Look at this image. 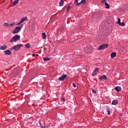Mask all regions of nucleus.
Returning a JSON list of instances; mask_svg holds the SVG:
<instances>
[{
	"label": "nucleus",
	"mask_w": 128,
	"mask_h": 128,
	"mask_svg": "<svg viewBox=\"0 0 128 128\" xmlns=\"http://www.w3.org/2000/svg\"><path fill=\"white\" fill-rule=\"evenodd\" d=\"M36 56V54H32V56Z\"/></svg>",
	"instance_id": "7c9ffc66"
},
{
	"label": "nucleus",
	"mask_w": 128,
	"mask_h": 128,
	"mask_svg": "<svg viewBox=\"0 0 128 128\" xmlns=\"http://www.w3.org/2000/svg\"><path fill=\"white\" fill-rule=\"evenodd\" d=\"M22 26H24V25L22 24H20L19 26H16L12 32V34H18V32H20V30H22Z\"/></svg>",
	"instance_id": "f257e3e1"
},
{
	"label": "nucleus",
	"mask_w": 128,
	"mask_h": 128,
	"mask_svg": "<svg viewBox=\"0 0 128 128\" xmlns=\"http://www.w3.org/2000/svg\"><path fill=\"white\" fill-rule=\"evenodd\" d=\"M120 116H122V114H120Z\"/></svg>",
	"instance_id": "f704fd0d"
},
{
	"label": "nucleus",
	"mask_w": 128,
	"mask_h": 128,
	"mask_svg": "<svg viewBox=\"0 0 128 128\" xmlns=\"http://www.w3.org/2000/svg\"><path fill=\"white\" fill-rule=\"evenodd\" d=\"M26 18H28V17L26 16L25 18H22L20 21L19 22H18L17 24H16V26H18L20 24H22V22H24L26 20Z\"/></svg>",
	"instance_id": "0eeeda50"
},
{
	"label": "nucleus",
	"mask_w": 128,
	"mask_h": 128,
	"mask_svg": "<svg viewBox=\"0 0 128 128\" xmlns=\"http://www.w3.org/2000/svg\"><path fill=\"white\" fill-rule=\"evenodd\" d=\"M86 0H82L79 3H78L77 6H80V4H84V2H86Z\"/></svg>",
	"instance_id": "2eb2a0df"
},
{
	"label": "nucleus",
	"mask_w": 128,
	"mask_h": 128,
	"mask_svg": "<svg viewBox=\"0 0 128 128\" xmlns=\"http://www.w3.org/2000/svg\"><path fill=\"white\" fill-rule=\"evenodd\" d=\"M98 68H96L93 71V72L92 74V76H96V74H98Z\"/></svg>",
	"instance_id": "6e6552de"
},
{
	"label": "nucleus",
	"mask_w": 128,
	"mask_h": 128,
	"mask_svg": "<svg viewBox=\"0 0 128 128\" xmlns=\"http://www.w3.org/2000/svg\"><path fill=\"white\" fill-rule=\"evenodd\" d=\"M70 10V6H68L67 8V12H68Z\"/></svg>",
	"instance_id": "cd10ccee"
},
{
	"label": "nucleus",
	"mask_w": 128,
	"mask_h": 128,
	"mask_svg": "<svg viewBox=\"0 0 128 128\" xmlns=\"http://www.w3.org/2000/svg\"><path fill=\"white\" fill-rule=\"evenodd\" d=\"M114 90L117 92H120L122 90V88H120V86H118L114 88Z\"/></svg>",
	"instance_id": "4468645a"
},
{
	"label": "nucleus",
	"mask_w": 128,
	"mask_h": 128,
	"mask_svg": "<svg viewBox=\"0 0 128 128\" xmlns=\"http://www.w3.org/2000/svg\"><path fill=\"white\" fill-rule=\"evenodd\" d=\"M90 52V50H88V52Z\"/></svg>",
	"instance_id": "2f4dec72"
},
{
	"label": "nucleus",
	"mask_w": 128,
	"mask_h": 128,
	"mask_svg": "<svg viewBox=\"0 0 128 128\" xmlns=\"http://www.w3.org/2000/svg\"><path fill=\"white\" fill-rule=\"evenodd\" d=\"M78 2V0H75L74 1L75 4H77V6H78V4H79Z\"/></svg>",
	"instance_id": "c85d7f7f"
},
{
	"label": "nucleus",
	"mask_w": 128,
	"mask_h": 128,
	"mask_svg": "<svg viewBox=\"0 0 128 128\" xmlns=\"http://www.w3.org/2000/svg\"><path fill=\"white\" fill-rule=\"evenodd\" d=\"M118 104V101L117 100H113L112 102V104L114 106H116V104Z\"/></svg>",
	"instance_id": "ddd939ff"
},
{
	"label": "nucleus",
	"mask_w": 128,
	"mask_h": 128,
	"mask_svg": "<svg viewBox=\"0 0 128 128\" xmlns=\"http://www.w3.org/2000/svg\"><path fill=\"white\" fill-rule=\"evenodd\" d=\"M4 26H10V24H8V23H4Z\"/></svg>",
	"instance_id": "5701e85b"
},
{
	"label": "nucleus",
	"mask_w": 128,
	"mask_h": 128,
	"mask_svg": "<svg viewBox=\"0 0 128 128\" xmlns=\"http://www.w3.org/2000/svg\"><path fill=\"white\" fill-rule=\"evenodd\" d=\"M102 4H106V0H102V2H101Z\"/></svg>",
	"instance_id": "b1692460"
},
{
	"label": "nucleus",
	"mask_w": 128,
	"mask_h": 128,
	"mask_svg": "<svg viewBox=\"0 0 128 128\" xmlns=\"http://www.w3.org/2000/svg\"><path fill=\"white\" fill-rule=\"evenodd\" d=\"M25 46L26 48H30V44L28 43L25 44Z\"/></svg>",
	"instance_id": "4be33fe9"
},
{
	"label": "nucleus",
	"mask_w": 128,
	"mask_h": 128,
	"mask_svg": "<svg viewBox=\"0 0 128 128\" xmlns=\"http://www.w3.org/2000/svg\"><path fill=\"white\" fill-rule=\"evenodd\" d=\"M92 94H96V91L94 90H92Z\"/></svg>",
	"instance_id": "a878e982"
},
{
	"label": "nucleus",
	"mask_w": 128,
	"mask_h": 128,
	"mask_svg": "<svg viewBox=\"0 0 128 128\" xmlns=\"http://www.w3.org/2000/svg\"><path fill=\"white\" fill-rule=\"evenodd\" d=\"M22 44H18L12 47V50H20L22 48Z\"/></svg>",
	"instance_id": "7ed1b4c3"
},
{
	"label": "nucleus",
	"mask_w": 128,
	"mask_h": 128,
	"mask_svg": "<svg viewBox=\"0 0 128 128\" xmlns=\"http://www.w3.org/2000/svg\"><path fill=\"white\" fill-rule=\"evenodd\" d=\"M66 76H68L67 74H64V75L62 76L60 78H59L58 80H59L62 82V80H66Z\"/></svg>",
	"instance_id": "423d86ee"
},
{
	"label": "nucleus",
	"mask_w": 128,
	"mask_h": 128,
	"mask_svg": "<svg viewBox=\"0 0 128 128\" xmlns=\"http://www.w3.org/2000/svg\"><path fill=\"white\" fill-rule=\"evenodd\" d=\"M106 111L108 112V116H110V107L108 106L106 107Z\"/></svg>",
	"instance_id": "9d476101"
},
{
	"label": "nucleus",
	"mask_w": 128,
	"mask_h": 128,
	"mask_svg": "<svg viewBox=\"0 0 128 128\" xmlns=\"http://www.w3.org/2000/svg\"><path fill=\"white\" fill-rule=\"evenodd\" d=\"M42 36L43 40H46V33H42Z\"/></svg>",
	"instance_id": "f3484780"
},
{
	"label": "nucleus",
	"mask_w": 128,
	"mask_h": 128,
	"mask_svg": "<svg viewBox=\"0 0 128 128\" xmlns=\"http://www.w3.org/2000/svg\"><path fill=\"white\" fill-rule=\"evenodd\" d=\"M64 0H60V6H62L63 4H64Z\"/></svg>",
	"instance_id": "6ab92c4d"
},
{
	"label": "nucleus",
	"mask_w": 128,
	"mask_h": 128,
	"mask_svg": "<svg viewBox=\"0 0 128 128\" xmlns=\"http://www.w3.org/2000/svg\"><path fill=\"white\" fill-rule=\"evenodd\" d=\"M104 6H106V8H110V4H108V2H105Z\"/></svg>",
	"instance_id": "aec40b11"
},
{
	"label": "nucleus",
	"mask_w": 128,
	"mask_h": 128,
	"mask_svg": "<svg viewBox=\"0 0 128 128\" xmlns=\"http://www.w3.org/2000/svg\"><path fill=\"white\" fill-rule=\"evenodd\" d=\"M108 44H104L98 46V49L100 50H106L108 48Z\"/></svg>",
	"instance_id": "20e7f679"
},
{
	"label": "nucleus",
	"mask_w": 128,
	"mask_h": 128,
	"mask_svg": "<svg viewBox=\"0 0 128 128\" xmlns=\"http://www.w3.org/2000/svg\"><path fill=\"white\" fill-rule=\"evenodd\" d=\"M14 22L9 24V26H14Z\"/></svg>",
	"instance_id": "c756f323"
},
{
	"label": "nucleus",
	"mask_w": 128,
	"mask_h": 128,
	"mask_svg": "<svg viewBox=\"0 0 128 128\" xmlns=\"http://www.w3.org/2000/svg\"><path fill=\"white\" fill-rule=\"evenodd\" d=\"M72 86L74 88H76V82H73Z\"/></svg>",
	"instance_id": "393cba45"
},
{
	"label": "nucleus",
	"mask_w": 128,
	"mask_h": 128,
	"mask_svg": "<svg viewBox=\"0 0 128 128\" xmlns=\"http://www.w3.org/2000/svg\"><path fill=\"white\" fill-rule=\"evenodd\" d=\"M108 78L106 77V75H102L101 77L99 78V80H102V79L103 80H106Z\"/></svg>",
	"instance_id": "f8f14e48"
},
{
	"label": "nucleus",
	"mask_w": 128,
	"mask_h": 128,
	"mask_svg": "<svg viewBox=\"0 0 128 128\" xmlns=\"http://www.w3.org/2000/svg\"><path fill=\"white\" fill-rule=\"evenodd\" d=\"M116 52H113L110 54L111 58H116Z\"/></svg>",
	"instance_id": "9b49d317"
},
{
	"label": "nucleus",
	"mask_w": 128,
	"mask_h": 128,
	"mask_svg": "<svg viewBox=\"0 0 128 128\" xmlns=\"http://www.w3.org/2000/svg\"><path fill=\"white\" fill-rule=\"evenodd\" d=\"M43 60H44V62H46L48 60H50V58H48V57H45V58H43Z\"/></svg>",
	"instance_id": "412c9836"
},
{
	"label": "nucleus",
	"mask_w": 128,
	"mask_h": 128,
	"mask_svg": "<svg viewBox=\"0 0 128 128\" xmlns=\"http://www.w3.org/2000/svg\"><path fill=\"white\" fill-rule=\"evenodd\" d=\"M117 24L120 26H126V24H124V22H120V18H118V21L117 22Z\"/></svg>",
	"instance_id": "39448f33"
},
{
	"label": "nucleus",
	"mask_w": 128,
	"mask_h": 128,
	"mask_svg": "<svg viewBox=\"0 0 128 128\" xmlns=\"http://www.w3.org/2000/svg\"><path fill=\"white\" fill-rule=\"evenodd\" d=\"M0 50H6V45H3L0 47Z\"/></svg>",
	"instance_id": "dca6fc26"
},
{
	"label": "nucleus",
	"mask_w": 128,
	"mask_h": 128,
	"mask_svg": "<svg viewBox=\"0 0 128 128\" xmlns=\"http://www.w3.org/2000/svg\"><path fill=\"white\" fill-rule=\"evenodd\" d=\"M85 51L86 52V49H85Z\"/></svg>",
	"instance_id": "72a5a7b5"
},
{
	"label": "nucleus",
	"mask_w": 128,
	"mask_h": 128,
	"mask_svg": "<svg viewBox=\"0 0 128 128\" xmlns=\"http://www.w3.org/2000/svg\"><path fill=\"white\" fill-rule=\"evenodd\" d=\"M4 52L6 56H10V54H12V52H10V50H6Z\"/></svg>",
	"instance_id": "1a4fd4ad"
},
{
	"label": "nucleus",
	"mask_w": 128,
	"mask_h": 128,
	"mask_svg": "<svg viewBox=\"0 0 128 128\" xmlns=\"http://www.w3.org/2000/svg\"><path fill=\"white\" fill-rule=\"evenodd\" d=\"M36 56H38V54H36Z\"/></svg>",
	"instance_id": "473e14b6"
},
{
	"label": "nucleus",
	"mask_w": 128,
	"mask_h": 128,
	"mask_svg": "<svg viewBox=\"0 0 128 128\" xmlns=\"http://www.w3.org/2000/svg\"><path fill=\"white\" fill-rule=\"evenodd\" d=\"M61 100L62 102H66V100L64 99V98H62Z\"/></svg>",
	"instance_id": "bb28decb"
},
{
	"label": "nucleus",
	"mask_w": 128,
	"mask_h": 128,
	"mask_svg": "<svg viewBox=\"0 0 128 128\" xmlns=\"http://www.w3.org/2000/svg\"><path fill=\"white\" fill-rule=\"evenodd\" d=\"M18 2H20V0H16L13 2V4H12V6H14L16 4L18 3Z\"/></svg>",
	"instance_id": "a211bd4d"
},
{
	"label": "nucleus",
	"mask_w": 128,
	"mask_h": 128,
	"mask_svg": "<svg viewBox=\"0 0 128 128\" xmlns=\"http://www.w3.org/2000/svg\"><path fill=\"white\" fill-rule=\"evenodd\" d=\"M20 40V36L18 34H16L10 40V42H18Z\"/></svg>",
	"instance_id": "f03ea898"
}]
</instances>
